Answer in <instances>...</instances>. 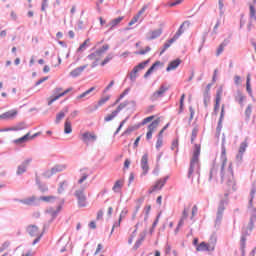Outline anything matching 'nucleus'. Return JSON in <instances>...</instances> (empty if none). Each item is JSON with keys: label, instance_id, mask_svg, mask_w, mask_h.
<instances>
[{"label": "nucleus", "instance_id": "obj_1", "mask_svg": "<svg viewBox=\"0 0 256 256\" xmlns=\"http://www.w3.org/2000/svg\"><path fill=\"white\" fill-rule=\"evenodd\" d=\"M201 155V145L195 144L190 166L188 169V179H193V175H198V181L201 177V164H199V156Z\"/></svg>", "mask_w": 256, "mask_h": 256}, {"label": "nucleus", "instance_id": "obj_2", "mask_svg": "<svg viewBox=\"0 0 256 256\" xmlns=\"http://www.w3.org/2000/svg\"><path fill=\"white\" fill-rule=\"evenodd\" d=\"M224 196L225 198L220 200L218 205V210L216 213V220H215L216 228L221 226V222L223 221V213L225 212V207L229 203V199H227V197H229V193H225Z\"/></svg>", "mask_w": 256, "mask_h": 256}, {"label": "nucleus", "instance_id": "obj_3", "mask_svg": "<svg viewBox=\"0 0 256 256\" xmlns=\"http://www.w3.org/2000/svg\"><path fill=\"white\" fill-rule=\"evenodd\" d=\"M217 243V236L212 235L210 237V242H201L197 247L196 251H215V245Z\"/></svg>", "mask_w": 256, "mask_h": 256}, {"label": "nucleus", "instance_id": "obj_4", "mask_svg": "<svg viewBox=\"0 0 256 256\" xmlns=\"http://www.w3.org/2000/svg\"><path fill=\"white\" fill-rule=\"evenodd\" d=\"M226 183L228 187H231L232 191H237V186L235 184V176L233 174V163H230L228 166Z\"/></svg>", "mask_w": 256, "mask_h": 256}, {"label": "nucleus", "instance_id": "obj_5", "mask_svg": "<svg viewBox=\"0 0 256 256\" xmlns=\"http://www.w3.org/2000/svg\"><path fill=\"white\" fill-rule=\"evenodd\" d=\"M74 195L78 201V207H87V196H85V188L76 190Z\"/></svg>", "mask_w": 256, "mask_h": 256}, {"label": "nucleus", "instance_id": "obj_6", "mask_svg": "<svg viewBox=\"0 0 256 256\" xmlns=\"http://www.w3.org/2000/svg\"><path fill=\"white\" fill-rule=\"evenodd\" d=\"M18 203H22V205H28L29 207H38L39 198L36 196H31L25 199H15Z\"/></svg>", "mask_w": 256, "mask_h": 256}, {"label": "nucleus", "instance_id": "obj_7", "mask_svg": "<svg viewBox=\"0 0 256 256\" xmlns=\"http://www.w3.org/2000/svg\"><path fill=\"white\" fill-rule=\"evenodd\" d=\"M166 91H169V86H165V84H162L159 88V90L155 91L151 96V101H157L160 97H163L165 95Z\"/></svg>", "mask_w": 256, "mask_h": 256}, {"label": "nucleus", "instance_id": "obj_8", "mask_svg": "<svg viewBox=\"0 0 256 256\" xmlns=\"http://www.w3.org/2000/svg\"><path fill=\"white\" fill-rule=\"evenodd\" d=\"M140 165L143 171L142 175H147V173H149V154L148 153L142 156Z\"/></svg>", "mask_w": 256, "mask_h": 256}, {"label": "nucleus", "instance_id": "obj_9", "mask_svg": "<svg viewBox=\"0 0 256 256\" xmlns=\"http://www.w3.org/2000/svg\"><path fill=\"white\" fill-rule=\"evenodd\" d=\"M247 147H248L247 141L241 142L238 150V154L236 155V161L238 165L241 163V161H243V155L245 151H247Z\"/></svg>", "mask_w": 256, "mask_h": 256}, {"label": "nucleus", "instance_id": "obj_10", "mask_svg": "<svg viewBox=\"0 0 256 256\" xmlns=\"http://www.w3.org/2000/svg\"><path fill=\"white\" fill-rule=\"evenodd\" d=\"M128 105H131L132 109H135L137 102H135V100H125L124 102L120 103L114 111L119 115V113H121V111H123V109H125V107Z\"/></svg>", "mask_w": 256, "mask_h": 256}, {"label": "nucleus", "instance_id": "obj_11", "mask_svg": "<svg viewBox=\"0 0 256 256\" xmlns=\"http://www.w3.org/2000/svg\"><path fill=\"white\" fill-rule=\"evenodd\" d=\"M31 161H33L32 158H28L26 160H24L21 165L18 166L17 171H16V175H23V173L27 172V167H29V164L31 163Z\"/></svg>", "mask_w": 256, "mask_h": 256}, {"label": "nucleus", "instance_id": "obj_12", "mask_svg": "<svg viewBox=\"0 0 256 256\" xmlns=\"http://www.w3.org/2000/svg\"><path fill=\"white\" fill-rule=\"evenodd\" d=\"M189 25H191V22H189L188 20L184 21L179 29L177 30V32L174 34L173 38H175V40L177 41V39H179L181 37V35H183L185 33V27H189Z\"/></svg>", "mask_w": 256, "mask_h": 256}, {"label": "nucleus", "instance_id": "obj_13", "mask_svg": "<svg viewBox=\"0 0 256 256\" xmlns=\"http://www.w3.org/2000/svg\"><path fill=\"white\" fill-rule=\"evenodd\" d=\"M251 235L249 230H242V236L240 240V247L242 251V256H245V243L247 241V236Z\"/></svg>", "mask_w": 256, "mask_h": 256}, {"label": "nucleus", "instance_id": "obj_14", "mask_svg": "<svg viewBox=\"0 0 256 256\" xmlns=\"http://www.w3.org/2000/svg\"><path fill=\"white\" fill-rule=\"evenodd\" d=\"M82 141L84 143H89L91 141H92V143H95V141H97V135L91 134L89 132H85L82 134Z\"/></svg>", "mask_w": 256, "mask_h": 256}, {"label": "nucleus", "instance_id": "obj_15", "mask_svg": "<svg viewBox=\"0 0 256 256\" xmlns=\"http://www.w3.org/2000/svg\"><path fill=\"white\" fill-rule=\"evenodd\" d=\"M26 231L30 237H38L39 234V227L37 225H29L26 228Z\"/></svg>", "mask_w": 256, "mask_h": 256}, {"label": "nucleus", "instance_id": "obj_16", "mask_svg": "<svg viewBox=\"0 0 256 256\" xmlns=\"http://www.w3.org/2000/svg\"><path fill=\"white\" fill-rule=\"evenodd\" d=\"M86 69H87V65L77 67L70 72V77H73L75 79V78L79 77L81 75V73H83Z\"/></svg>", "mask_w": 256, "mask_h": 256}, {"label": "nucleus", "instance_id": "obj_17", "mask_svg": "<svg viewBox=\"0 0 256 256\" xmlns=\"http://www.w3.org/2000/svg\"><path fill=\"white\" fill-rule=\"evenodd\" d=\"M163 33V29L159 28L157 30L151 31L147 35V40L148 41H153V39H157L158 37H161V34Z\"/></svg>", "mask_w": 256, "mask_h": 256}, {"label": "nucleus", "instance_id": "obj_18", "mask_svg": "<svg viewBox=\"0 0 256 256\" xmlns=\"http://www.w3.org/2000/svg\"><path fill=\"white\" fill-rule=\"evenodd\" d=\"M225 117V105L222 106L221 108V113H220V118L218 121V125L216 128L217 133H221V129H223V119Z\"/></svg>", "mask_w": 256, "mask_h": 256}, {"label": "nucleus", "instance_id": "obj_19", "mask_svg": "<svg viewBox=\"0 0 256 256\" xmlns=\"http://www.w3.org/2000/svg\"><path fill=\"white\" fill-rule=\"evenodd\" d=\"M179 65H181V59L177 58L173 61H171L167 68H166V71L169 72V71H175V69H177V67H179Z\"/></svg>", "mask_w": 256, "mask_h": 256}, {"label": "nucleus", "instance_id": "obj_20", "mask_svg": "<svg viewBox=\"0 0 256 256\" xmlns=\"http://www.w3.org/2000/svg\"><path fill=\"white\" fill-rule=\"evenodd\" d=\"M218 171H219V167H217L216 165H213L212 168L210 169L208 181H213V180L217 181Z\"/></svg>", "mask_w": 256, "mask_h": 256}, {"label": "nucleus", "instance_id": "obj_21", "mask_svg": "<svg viewBox=\"0 0 256 256\" xmlns=\"http://www.w3.org/2000/svg\"><path fill=\"white\" fill-rule=\"evenodd\" d=\"M167 181H169V176H165L163 179L157 180L153 187H157V191H161V189L165 187V183H167Z\"/></svg>", "mask_w": 256, "mask_h": 256}, {"label": "nucleus", "instance_id": "obj_22", "mask_svg": "<svg viewBox=\"0 0 256 256\" xmlns=\"http://www.w3.org/2000/svg\"><path fill=\"white\" fill-rule=\"evenodd\" d=\"M145 237H147V232H142L139 234V239L134 244L135 250H137L141 247V245L143 244V241H145Z\"/></svg>", "mask_w": 256, "mask_h": 256}, {"label": "nucleus", "instance_id": "obj_23", "mask_svg": "<svg viewBox=\"0 0 256 256\" xmlns=\"http://www.w3.org/2000/svg\"><path fill=\"white\" fill-rule=\"evenodd\" d=\"M160 65H161V61H156L155 63H153L151 67L144 74V79H147V77H149V75H151V73H153V71H155V69H157Z\"/></svg>", "mask_w": 256, "mask_h": 256}, {"label": "nucleus", "instance_id": "obj_24", "mask_svg": "<svg viewBox=\"0 0 256 256\" xmlns=\"http://www.w3.org/2000/svg\"><path fill=\"white\" fill-rule=\"evenodd\" d=\"M255 221H256V208L254 209L251 217H250V221L248 224V231L251 233V231H253V228L255 227Z\"/></svg>", "mask_w": 256, "mask_h": 256}, {"label": "nucleus", "instance_id": "obj_25", "mask_svg": "<svg viewBox=\"0 0 256 256\" xmlns=\"http://www.w3.org/2000/svg\"><path fill=\"white\" fill-rule=\"evenodd\" d=\"M124 19L123 16H120L118 18H115L113 20L110 21L109 25H110V28L108 29V32L109 31H113V29H115V27H117V25H119V23H121V21Z\"/></svg>", "mask_w": 256, "mask_h": 256}, {"label": "nucleus", "instance_id": "obj_26", "mask_svg": "<svg viewBox=\"0 0 256 256\" xmlns=\"http://www.w3.org/2000/svg\"><path fill=\"white\" fill-rule=\"evenodd\" d=\"M17 115V110H10L0 115V119H13Z\"/></svg>", "mask_w": 256, "mask_h": 256}, {"label": "nucleus", "instance_id": "obj_27", "mask_svg": "<svg viewBox=\"0 0 256 256\" xmlns=\"http://www.w3.org/2000/svg\"><path fill=\"white\" fill-rule=\"evenodd\" d=\"M175 41H177L175 38H171L170 40H168L164 45L162 50L160 51V55H163V53H165L167 51V49H169V47H171V45H173V43H175Z\"/></svg>", "mask_w": 256, "mask_h": 256}, {"label": "nucleus", "instance_id": "obj_28", "mask_svg": "<svg viewBox=\"0 0 256 256\" xmlns=\"http://www.w3.org/2000/svg\"><path fill=\"white\" fill-rule=\"evenodd\" d=\"M72 132H73V127L71 126V121L69 120V118H67L64 123V133L66 135H69Z\"/></svg>", "mask_w": 256, "mask_h": 256}, {"label": "nucleus", "instance_id": "obj_29", "mask_svg": "<svg viewBox=\"0 0 256 256\" xmlns=\"http://www.w3.org/2000/svg\"><path fill=\"white\" fill-rule=\"evenodd\" d=\"M246 91L250 97H253V90L251 89V74H248L246 77Z\"/></svg>", "mask_w": 256, "mask_h": 256}, {"label": "nucleus", "instance_id": "obj_30", "mask_svg": "<svg viewBox=\"0 0 256 256\" xmlns=\"http://www.w3.org/2000/svg\"><path fill=\"white\" fill-rule=\"evenodd\" d=\"M29 135H31L30 132H28L26 135L22 136L21 138L14 140V143H16V145H23V143H27V141H29Z\"/></svg>", "mask_w": 256, "mask_h": 256}, {"label": "nucleus", "instance_id": "obj_31", "mask_svg": "<svg viewBox=\"0 0 256 256\" xmlns=\"http://www.w3.org/2000/svg\"><path fill=\"white\" fill-rule=\"evenodd\" d=\"M67 169V165L65 164H58L52 167V172L55 174L61 173V171H65Z\"/></svg>", "mask_w": 256, "mask_h": 256}, {"label": "nucleus", "instance_id": "obj_32", "mask_svg": "<svg viewBox=\"0 0 256 256\" xmlns=\"http://www.w3.org/2000/svg\"><path fill=\"white\" fill-rule=\"evenodd\" d=\"M55 199H57V197L55 196H40L38 198V203H40L41 201H44L45 203H53Z\"/></svg>", "mask_w": 256, "mask_h": 256}, {"label": "nucleus", "instance_id": "obj_33", "mask_svg": "<svg viewBox=\"0 0 256 256\" xmlns=\"http://www.w3.org/2000/svg\"><path fill=\"white\" fill-rule=\"evenodd\" d=\"M225 47H227V40H224L217 48L216 57H219V55L225 51Z\"/></svg>", "mask_w": 256, "mask_h": 256}, {"label": "nucleus", "instance_id": "obj_34", "mask_svg": "<svg viewBox=\"0 0 256 256\" xmlns=\"http://www.w3.org/2000/svg\"><path fill=\"white\" fill-rule=\"evenodd\" d=\"M29 125L25 122H19L14 126V131H23V129H27Z\"/></svg>", "mask_w": 256, "mask_h": 256}, {"label": "nucleus", "instance_id": "obj_35", "mask_svg": "<svg viewBox=\"0 0 256 256\" xmlns=\"http://www.w3.org/2000/svg\"><path fill=\"white\" fill-rule=\"evenodd\" d=\"M236 101H238L239 105L243 107V101H245V96H243V93L241 91H237V95L235 97Z\"/></svg>", "mask_w": 256, "mask_h": 256}, {"label": "nucleus", "instance_id": "obj_36", "mask_svg": "<svg viewBox=\"0 0 256 256\" xmlns=\"http://www.w3.org/2000/svg\"><path fill=\"white\" fill-rule=\"evenodd\" d=\"M226 138L225 134H222V144H221V155L222 157H225L227 154V149L225 148Z\"/></svg>", "mask_w": 256, "mask_h": 256}, {"label": "nucleus", "instance_id": "obj_37", "mask_svg": "<svg viewBox=\"0 0 256 256\" xmlns=\"http://www.w3.org/2000/svg\"><path fill=\"white\" fill-rule=\"evenodd\" d=\"M157 127H159V119H156L154 121H152V123H150L148 125V131H155V129H157Z\"/></svg>", "mask_w": 256, "mask_h": 256}, {"label": "nucleus", "instance_id": "obj_38", "mask_svg": "<svg viewBox=\"0 0 256 256\" xmlns=\"http://www.w3.org/2000/svg\"><path fill=\"white\" fill-rule=\"evenodd\" d=\"M121 187H123V183H121V180H117L112 188V191H114V193H119V191H121Z\"/></svg>", "mask_w": 256, "mask_h": 256}, {"label": "nucleus", "instance_id": "obj_39", "mask_svg": "<svg viewBox=\"0 0 256 256\" xmlns=\"http://www.w3.org/2000/svg\"><path fill=\"white\" fill-rule=\"evenodd\" d=\"M255 193H256V187L255 185H253L250 191L249 207H253V199H255Z\"/></svg>", "mask_w": 256, "mask_h": 256}, {"label": "nucleus", "instance_id": "obj_40", "mask_svg": "<svg viewBox=\"0 0 256 256\" xmlns=\"http://www.w3.org/2000/svg\"><path fill=\"white\" fill-rule=\"evenodd\" d=\"M251 113H253V106L251 104H249L245 110V117H246L247 121H249V119H251Z\"/></svg>", "mask_w": 256, "mask_h": 256}, {"label": "nucleus", "instance_id": "obj_41", "mask_svg": "<svg viewBox=\"0 0 256 256\" xmlns=\"http://www.w3.org/2000/svg\"><path fill=\"white\" fill-rule=\"evenodd\" d=\"M68 185H69V183L67 182V180L60 182L59 187H58L59 195H61V193H63V191H65V187H67Z\"/></svg>", "mask_w": 256, "mask_h": 256}, {"label": "nucleus", "instance_id": "obj_42", "mask_svg": "<svg viewBox=\"0 0 256 256\" xmlns=\"http://www.w3.org/2000/svg\"><path fill=\"white\" fill-rule=\"evenodd\" d=\"M117 112L114 110L111 114H108L105 118L104 121L106 123H109V121H113L115 117H117Z\"/></svg>", "mask_w": 256, "mask_h": 256}, {"label": "nucleus", "instance_id": "obj_43", "mask_svg": "<svg viewBox=\"0 0 256 256\" xmlns=\"http://www.w3.org/2000/svg\"><path fill=\"white\" fill-rule=\"evenodd\" d=\"M63 119H65V112L61 111L56 115V125H59Z\"/></svg>", "mask_w": 256, "mask_h": 256}, {"label": "nucleus", "instance_id": "obj_44", "mask_svg": "<svg viewBox=\"0 0 256 256\" xmlns=\"http://www.w3.org/2000/svg\"><path fill=\"white\" fill-rule=\"evenodd\" d=\"M155 119V116H149L143 119V121L136 127V129H139L141 125H147V123H150V121H153Z\"/></svg>", "mask_w": 256, "mask_h": 256}, {"label": "nucleus", "instance_id": "obj_45", "mask_svg": "<svg viewBox=\"0 0 256 256\" xmlns=\"http://www.w3.org/2000/svg\"><path fill=\"white\" fill-rule=\"evenodd\" d=\"M204 107H207L208 103L211 101V94L204 92L203 94Z\"/></svg>", "mask_w": 256, "mask_h": 256}, {"label": "nucleus", "instance_id": "obj_46", "mask_svg": "<svg viewBox=\"0 0 256 256\" xmlns=\"http://www.w3.org/2000/svg\"><path fill=\"white\" fill-rule=\"evenodd\" d=\"M221 102V96H219V94H217L216 96V102H215V105H214V113L215 115H217V111H219V107H220V103Z\"/></svg>", "mask_w": 256, "mask_h": 256}, {"label": "nucleus", "instance_id": "obj_47", "mask_svg": "<svg viewBox=\"0 0 256 256\" xmlns=\"http://www.w3.org/2000/svg\"><path fill=\"white\" fill-rule=\"evenodd\" d=\"M121 217H119L118 221L114 222L113 226H112V229H111V232H110V235H113L115 229H117V227H121Z\"/></svg>", "mask_w": 256, "mask_h": 256}, {"label": "nucleus", "instance_id": "obj_48", "mask_svg": "<svg viewBox=\"0 0 256 256\" xmlns=\"http://www.w3.org/2000/svg\"><path fill=\"white\" fill-rule=\"evenodd\" d=\"M184 103H185V94H182V96L180 98V107H179V111H178L179 114L183 113Z\"/></svg>", "mask_w": 256, "mask_h": 256}, {"label": "nucleus", "instance_id": "obj_49", "mask_svg": "<svg viewBox=\"0 0 256 256\" xmlns=\"http://www.w3.org/2000/svg\"><path fill=\"white\" fill-rule=\"evenodd\" d=\"M110 99H111V96H105V97L101 98L98 101V107L105 105L107 103V101H109Z\"/></svg>", "mask_w": 256, "mask_h": 256}, {"label": "nucleus", "instance_id": "obj_50", "mask_svg": "<svg viewBox=\"0 0 256 256\" xmlns=\"http://www.w3.org/2000/svg\"><path fill=\"white\" fill-rule=\"evenodd\" d=\"M218 6L220 11V17H223V15H225V10L223 9V7H225V4H223V0H218Z\"/></svg>", "mask_w": 256, "mask_h": 256}, {"label": "nucleus", "instance_id": "obj_51", "mask_svg": "<svg viewBox=\"0 0 256 256\" xmlns=\"http://www.w3.org/2000/svg\"><path fill=\"white\" fill-rule=\"evenodd\" d=\"M225 163H226V160L223 161L220 169L221 183L225 181V174L223 173L225 171Z\"/></svg>", "mask_w": 256, "mask_h": 256}, {"label": "nucleus", "instance_id": "obj_52", "mask_svg": "<svg viewBox=\"0 0 256 256\" xmlns=\"http://www.w3.org/2000/svg\"><path fill=\"white\" fill-rule=\"evenodd\" d=\"M113 57V54H108L106 58L101 62V66L105 67V65H107V63H109V61H111Z\"/></svg>", "mask_w": 256, "mask_h": 256}, {"label": "nucleus", "instance_id": "obj_53", "mask_svg": "<svg viewBox=\"0 0 256 256\" xmlns=\"http://www.w3.org/2000/svg\"><path fill=\"white\" fill-rule=\"evenodd\" d=\"M250 19L256 20V10L253 5H250Z\"/></svg>", "mask_w": 256, "mask_h": 256}, {"label": "nucleus", "instance_id": "obj_54", "mask_svg": "<svg viewBox=\"0 0 256 256\" xmlns=\"http://www.w3.org/2000/svg\"><path fill=\"white\" fill-rule=\"evenodd\" d=\"M42 175L46 179H50V177H53V175H55V174L53 172V169L51 168V170H46Z\"/></svg>", "mask_w": 256, "mask_h": 256}, {"label": "nucleus", "instance_id": "obj_55", "mask_svg": "<svg viewBox=\"0 0 256 256\" xmlns=\"http://www.w3.org/2000/svg\"><path fill=\"white\" fill-rule=\"evenodd\" d=\"M151 51V47L147 46L145 50L136 51V55H147Z\"/></svg>", "mask_w": 256, "mask_h": 256}, {"label": "nucleus", "instance_id": "obj_56", "mask_svg": "<svg viewBox=\"0 0 256 256\" xmlns=\"http://www.w3.org/2000/svg\"><path fill=\"white\" fill-rule=\"evenodd\" d=\"M197 133H199V130L197 128H193L191 135V143H194L195 139H197Z\"/></svg>", "mask_w": 256, "mask_h": 256}, {"label": "nucleus", "instance_id": "obj_57", "mask_svg": "<svg viewBox=\"0 0 256 256\" xmlns=\"http://www.w3.org/2000/svg\"><path fill=\"white\" fill-rule=\"evenodd\" d=\"M146 65H149V60H145L139 63L138 65H136V67L138 68L139 71H141L142 69H145Z\"/></svg>", "mask_w": 256, "mask_h": 256}, {"label": "nucleus", "instance_id": "obj_58", "mask_svg": "<svg viewBox=\"0 0 256 256\" xmlns=\"http://www.w3.org/2000/svg\"><path fill=\"white\" fill-rule=\"evenodd\" d=\"M98 54L97 52H94V53H91L90 55L87 56V58L90 60V61H99V58H98Z\"/></svg>", "mask_w": 256, "mask_h": 256}, {"label": "nucleus", "instance_id": "obj_59", "mask_svg": "<svg viewBox=\"0 0 256 256\" xmlns=\"http://www.w3.org/2000/svg\"><path fill=\"white\" fill-rule=\"evenodd\" d=\"M89 39H86L78 48V51H85V49H87L88 45L87 43H89Z\"/></svg>", "mask_w": 256, "mask_h": 256}, {"label": "nucleus", "instance_id": "obj_60", "mask_svg": "<svg viewBox=\"0 0 256 256\" xmlns=\"http://www.w3.org/2000/svg\"><path fill=\"white\" fill-rule=\"evenodd\" d=\"M39 191H41V193H47V191H49V187L47 186V184H41L40 186H38Z\"/></svg>", "mask_w": 256, "mask_h": 256}, {"label": "nucleus", "instance_id": "obj_61", "mask_svg": "<svg viewBox=\"0 0 256 256\" xmlns=\"http://www.w3.org/2000/svg\"><path fill=\"white\" fill-rule=\"evenodd\" d=\"M134 130L135 126H130L122 133V135H131V133H133Z\"/></svg>", "mask_w": 256, "mask_h": 256}, {"label": "nucleus", "instance_id": "obj_62", "mask_svg": "<svg viewBox=\"0 0 256 256\" xmlns=\"http://www.w3.org/2000/svg\"><path fill=\"white\" fill-rule=\"evenodd\" d=\"M47 7H49V1L48 0H42L41 11H46Z\"/></svg>", "mask_w": 256, "mask_h": 256}, {"label": "nucleus", "instance_id": "obj_63", "mask_svg": "<svg viewBox=\"0 0 256 256\" xmlns=\"http://www.w3.org/2000/svg\"><path fill=\"white\" fill-rule=\"evenodd\" d=\"M43 233L42 232L40 235L35 236L36 238L34 239V241L32 242V245H37V243H39V241H41L42 237H43Z\"/></svg>", "mask_w": 256, "mask_h": 256}, {"label": "nucleus", "instance_id": "obj_64", "mask_svg": "<svg viewBox=\"0 0 256 256\" xmlns=\"http://www.w3.org/2000/svg\"><path fill=\"white\" fill-rule=\"evenodd\" d=\"M234 83L235 85H239L241 83V76L239 75L234 76Z\"/></svg>", "mask_w": 256, "mask_h": 256}]
</instances>
